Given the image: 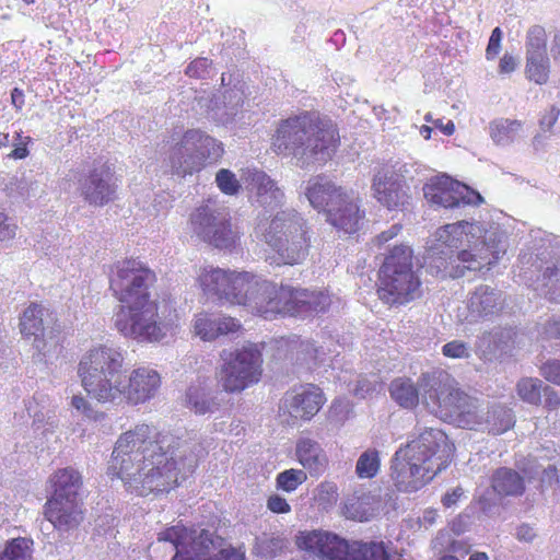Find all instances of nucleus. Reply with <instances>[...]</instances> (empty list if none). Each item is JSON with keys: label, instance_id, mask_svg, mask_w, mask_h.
Segmentation results:
<instances>
[{"label": "nucleus", "instance_id": "nucleus-1", "mask_svg": "<svg viewBox=\"0 0 560 560\" xmlns=\"http://www.w3.org/2000/svg\"><path fill=\"white\" fill-rule=\"evenodd\" d=\"M504 235L495 226L487 228L480 222L459 221L439 228L434 233L435 246L428 249L430 267L441 248H447L452 255L446 259H436V273L443 277L460 278L465 271L490 269L505 253Z\"/></svg>", "mask_w": 560, "mask_h": 560}, {"label": "nucleus", "instance_id": "nucleus-34", "mask_svg": "<svg viewBox=\"0 0 560 560\" xmlns=\"http://www.w3.org/2000/svg\"><path fill=\"white\" fill-rule=\"evenodd\" d=\"M523 126L517 119L498 118L489 124V136L494 144L508 147L521 137Z\"/></svg>", "mask_w": 560, "mask_h": 560}, {"label": "nucleus", "instance_id": "nucleus-5", "mask_svg": "<svg viewBox=\"0 0 560 560\" xmlns=\"http://www.w3.org/2000/svg\"><path fill=\"white\" fill-rule=\"evenodd\" d=\"M124 357L112 347L101 346L89 350L80 360L78 375L83 388L98 401L140 402V370L128 377L120 376Z\"/></svg>", "mask_w": 560, "mask_h": 560}, {"label": "nucleus", "instance_id": "nucleus-23", "mask_svg": "<svg viewBox=\"0 0 560 560\" xmlns=\"http://www.w3.org/2000/svg\"><path fill=\"white\" fill-rule=\"evenodd\" d=\"M325 402L323 390L312 384L301 386L291 393H287L282 409L294 420H310Z\"/></svg>", "mask_w": 560, "mask_h": 560}, {"label": "nucleus", "instance_id": "nucleus-20", "mask_svg": "<svg viewBox=\"0 0 560 560\" xmlns=\"http://www.w3.org/2000/svg\"><path fill=\"white\" fill-rule=\"evenodd\" d=\"M423 194L429 202L446 209L459 208L462 205L476 206L482 202L480 194L447 175L432 177L423 186Z\"/></svg>", "mask_w": 560, "mask_h": 560}, {"label": "nucleus", "instance_id": "nucleus-27", "mask_svg": "<svg viewBox=\"0 0 560 560\" xmlns=\"http://www.w3.org/2000/svg\"><path fill=\"white\" fill-rule=\"evenodd\" d=\"M343 190L342 187L337 186L328 177L317 175L305 183L304 195L315 210L324 211L327 217L329 210L342 196Z\"/></svg>", "mask_w": 560, "mask_h": 560}, {"label": "nucleus", "instance_id": "nucleus-63", "mask_svg": "<svg viewBox=\"0 0 560 560\" xmlns=\"http://www.w3.org/2000/svg\"><path fill=\"white\" fill-rule=\"evenodd\" d=\"M516 537L520 541L530 542L536 537V532L528 524H522L516 529Z\"/></svg>", "mask_w": 560, "mask_h": 560}, {"label": "nucleus", "instance_id": "nucleus-52", "mask_svg": "<svg viewBox=\"0 0 560 560\" xmlns=\"http://www.w3.org/2000/svg\"><path fill=\"white\" fill-rule=\"evenodd\" d=\"M34 432L42 438H47L48 434H52L56 428L55 417L48 416L47 418L43 413H36L33 421Z\"/></svg>", "mask_w": 560, "mask_h": 560}, {"label": "nucleus", "instance_id": "nucleus-18", "mask_svg": "<svg viewBox=\"0 0 560 560\" xmlns=\"http://www.w3.org/2000/svg\"><path fill=\"white\" fill-rule=\"evenodd\" d=\"M108 475L119 478L130 492L138 491L140 480V436L136 431L124 433L114 448Z\"/></svg>", "mask_w": 560, "mask_h": 560}, {"label": "nucleus", "instance_id": "nucleus-50", "mask_svg": "<svg viewBox=\"0 0 560 560\" xmlns=\"http://www.w3.org/2000/svg\"><path fill=\"white\" fill-rule=\"evenodd\" d=\"M442 353L451 359H468L471 351L468 343L462 340H452L442 347Z\"/></svg>", "mask_w": 560, "mask_h": 560}, {"label": "nucleus", "instance_id": "nucleus-4", "mask_svg": "<svg viewBox=\"0 0 560 560\" xmlns=\"http://www.w3.org/2000/svg\"><path fill=\"white\" fill-rule=\"evenodd\" d=\"M417 436L395 452L390 478L402 492H415L447 467L454 445L438 428H417Z\"/></svg>", "mask_w": 560, "mask_h": 560}, {"label": "nucleus", "instance_id": "nucleus-2", "mask_svg": "<svg viewBox=\"0 0 560 560\" xmlns=\"http://www.w3.org/2000/svg\"><path fill=\"white\" fill-rule=\"evenodd\" d=\"M422 399L428 410L441 420L468 430L485 431L494 435L514 425L511 409L504 406L485 407L470 397L445 371H435L422 377Z\"/></svg>", "mask_w": 560, "mask_h": 560}, {"label": "nucleus", "instance_id": "nucleus-33", "mask_svg": "<svg viewBox=\"0 0 560 560\" xmlns=\"http://www.w3.org/2000/svg\"><path fill=\"white\" fill-rule=\"evenodd\" d=\"M186 405L197 415L213 413L220 408L218 394L201 383L189 386L186 393Z\"/></svg>", "mask_w": 560, "mask_h": 560}, {"label": "nucleus", "instance_id": "nucleus-61", "mask_svg": "<svg viewBox=\"0 0 560 560\" xmlns=\"http://www.w3.org/2000/svg\"><path fill=\"white\" fill-rule=\"evenodd\" d=\"M16 226L8 222V217L0 210V241L14 237Z\"/></svg>", "mask_w": 560, "mask_h": 560}, {"label": "nucleus", "instance_id": "nucleus-37", "mask_svg": "<svg viewBox=\"0 0 560 560\" xmlns=\"http://www.w3.org/2000/svg\"><path fill=\"white\" fill-rule=\"evenodd\" d=\"M550 62L547 55L526 56L525 74L536 84H546L549 79Z\"/></svg>", "mask_w": 560, "mask_h": 560}, {"label": "nucleus", "instance_id": "nucleus-21", "mask_svg": "<svg viewBox=\"0 0 560 560\" xmlns=\"http://www.w3.org/2000/svg\"><path fill=\"white\" fill-rule=\"evenodd\" d=\"M66 180L78 182L80 196L90 206L101 207L106 205L112 200L115 192L113 174L105 166L94 167L89 173L81 170H71L67 174Z\"/></svg>", "mask_w": 560, "mask_h": 560}, {"label": "nucleus", "instance_id": "nucleus-42", "mask_svg": "<svg viewBox=\"0 0 560 560\" xmlns=\"http://www.w3.org/2000/svg\"><path fill=\"white\" fill-rule=\"evenodd\" d=\"M32 541L26 538H14L9 541L0 553V560H30Z\"/></svg>", "mask_w": 560, "mask_h": 560}, {"label": "nucleus", "instance_id": "nucleus-58", "mask_svg": "<svg viewBox=\"0 0 560 560\" xmlns=\"http://www.w3.org/2000/svg\"><path fill=\"white\" fill-rule=\"evenodd\" d=\"M517 67L518 60L511 54L505 52L499 61L498 71L501 75H506L514 72Z\"/></svg>", "mask_w": 560, "mask_h": 560}, {"label": "nucleus", "instance_id": "nucleus-51", "mask_svg": "<svg viewBox=\"0 0 560 560\" xmlns=\"http://www.w3.org/2000/svg\"><path fill=\"white\" fill-rule=\"evenodd\" d=\"M224 107L228 116H235L237 108L244 103L243 92L241 89L234 86L224 92Z\"/></svg>", "mask_w": 560, "mask_h": 560}, {"label": "nucleus", "instance_id": "nucleus-39", "mask_svg": "<svg viewBox=\"0 0 560 560\" xmlns=\"http://www.w3.org/2000/svg\"><path fill=\"white\" fill-rule=\"evenodd\" d=\"M293 348L296 351V360L300 361L301 364L307 365V368L316 365L317 363H323L326 360L324 347H315L312 341H294Z\"/></svg>", "mask_w": 560, "mask_h": 560}, {"label": "nucleus", "instance_id": "nucleus-12", "mask_svg": "<svg viewBox=\"0 0 560 560\" xmlns=\"http://www.w3.org/2000/svg\"><path fill=\"white\" fill-rule=\"evenodd\" d=\"M110 289L121 303L115 325L127 338L140 337V260L128 259L116 266Z\"/></svg>", "mask_w": 560, "mask_h": 560}, {"label": "nucleus", "instance_id": "nucleus-57", "mask_svg": "<svg viewBox=\"0 0 560 560\" xmlns=\"http://www.w3.org/2000/svg\"><path fill=\"white\" fill-rule=\"evenodd\" d=\"M71 406L89 419H96V412L91 408L90 402L82 396L74 395L71 399Z\"/></svg>", "mask_w": 560, "mask_h": 560}, {"label": "nucleus", "instance_id": "nucleus-26", "mask_svg": "<svg viewBox=\"0 0 560 560\" xmlns=\"http://www.w3.org/2000/svg\"><path fill=\"white\" fill-rule=\"evenodd\" d=\"M244 179L261 207L276 209L284 203V192L265 172L246 168Z\"/></svg>", "mask_w": 560, "mask_h": 560}, {"label": "nucleus", "instance_id": "nucleus-47", "mask_svg": "<svg viewBox=\"0 0 560 560\" xmlns=\"http://www.w3.org/2000/svg\"><path fill=\"white\" fill-rule=\"evenodd\" d=\"M160 387V374L152 369H142V402L155 397Z\"/></svg>", "mask_w": 560, "mask_h": 560}, {"label": "nucleus", "instance_id": "nucleus-14", "mask_svg": "<svg viewBox=\"0 0 560 560\" xmlns=\"http://www.w3.org/2000/svg\"><path fill=\"white\" fill-rule=\"evenodd\" d=\"M222 153V144L214 138L191 129L173 143L166 161L173 174L185 177L199 172L207 160L215 161Z\"/></svg>", "mask_w": 560, "mask_h": 560}, {"label": "nucleus", "instance_id": "nucleus-41", "mask_svg": "<svg viewBox=\"0 0 560 560\" xmlns=\"http://www.w3.org/2000/svg\"><path fill=\"white\" fill-rule=\"evenodd\" d=\"M284 547L283 539L275 534H262L256 538L254 552L264 558L275 557Z\"/></svg>", "mask_w": 560, "mask_h": 560}, {"label": "nucleus", "instance_id": "nucleus-48", "mask_svg": "<svg viewBox=\"0 0 560 560\" xmlns=\"http://www.w3.org/2000/svg\"><path fill=\"white\" fill-rule=\"evenodd\" d=\"M338 487L332 481H323L316 489V500L319 505L327 509L338 501Z\"/></svg>", "mask_w": 560, "mask_h": 560}, {"label": "nucleus", "instance_id": "nucleus-28", "mask_svg": "<svg viewBox=\"0 0 560 560\" xmlns=\"http://www.w3.org/2000/svg\"><path fill=\"white\" fill-rule=\"evenodd\" d=\"M238 320L225 315L200 313L194 320V332L205 341L214 340L221 335L235 332L240 329Z\"/></svg>", "mask_w": 560, "mask_h": 560}, {"label": "nucleus", "instance_id": "nucleus-6", "mask_svg": "<svg viewBox=\"0 0 560 560\" xmlns=\"http://www.w3.org/2000/svg\"><path fill=\"white\" fill-rule=\"evenodd\" d=\"M196 466V456L186 455L178 438L154 427L142 428V492H168L179 477L185 479Z\"/></svg>", "mask_w": 560, "mask_h": 560}, {"label": "nucleus", "instance_id": "nucleus-9", "mask_svg": "<svg viewBox=\"0 0 560 560\" xmlns=\"http://www.w3.org/2000/svg\"><path fill=\"white\" fill-rule=\"evenodd\" d=\"M422 283L412 264V249L395 245L384 258L378 273V298L386 304L405 305L422 293Z\"/></svg>", "mask_w": 560, "mask_h": 560}, {"label": "nucleus", "instance_id": "nucleus-11", "mask_svg": "<svg viewBox=\"0 0 560 560\" xmlns=\"http://www.w3.org/2000/svg\"><path fill=\"white\" fill-rule=\"evenodd\" d=\"M175 318V308L163 280L142 266V340H162L173 329Z\"/></svg>", "mask_w": 560, "mask_h": 560}, {"label": "nucleus", "instance_id": "nucleus-31", "mask_svg": "<svg viewBox=\"0 0 560 560\" xmlns=\"http://www.w3.org/2000/svg\"><path fill=\"white\" fill-rule=\"evenodd\" d=\"M433 373L422 374L417 384L405 377L394 380L389 386L390 397L402 408L411 409L416 407L420 400L423 402L422 377Z\"/></svg>", "mask_w": 560, "mask_h": 560}, {"label": "nucleus", "instance_id": "nucleus-32", "mask_svg": "<svg viewBox=\"0 0 560 560\" xmlns=\"http://www.w3.org/2000/svg\"><path fill=\"white\" fill-rule=\"evenodd\" d=\"M49 481L52 487V494L49 499H78V492L82 486V477L78 470L71 467L58 469Z\"/></svg>", "mask_w": 560, "mask_h": 560}, {"label": "nucleus", "instance_id": "nucleus-44", "mask_svg": "<svg viewBox=\"0 0 560 560\" xmlns=\"http://www.w3.org/2000/svg\"><path fill=\"white\" fill-rule=\"evenodd\" d=\"M307 475L302 469H287L277 476V488L285 492L294 491L300 485L305 482Z\"/></svg>", "mask_w": 560, "mask_h": 560}, {"label": "nucleus", "instance_id": "nucleus-24", "mask_svg": "<svg viewBox=\"0 0 560 560\" xmlns=\"http://www.w3.org/2000/svg\"><path fill=\"white\" fill-rule=\"evenodd\" d=\"M44 515L58 532H70L79 527L84 518L79 499H48Z\"/></svg>", "mask_w": 560, "mask_h": 560}, {"label": "nucleus", "instance_id": "nucleus-46", "mask_svg": "<svg viewBox=\"0 0 560 560\" xmlns=\"http://www.w3.org/2000/svg\"><path fill=\"white\" fill-rule=\"evenodd\" d=\"M542 285L547 288L545 294L550 299L560 301V266L547 267L542 273Z\"/></svg>", "mask_w": 560, "mask_h": 560}, {"label": "nucleus", "instance_id": "nucleus-22", "mask_svg": "<svg viewBox=\"0 0 560 560\" xmlns=\"http://www.w3.org/2000/svg\"><path fill=\"white\" fill-rule=\"evenodd\" d=\"M376 200L388 210H402L410 200L409 188L392 166H381L373 176Z\"/></svg>", "mask_w": 560, "mask_h": 560}, {"label": "nucleus", "instance_id": "nucleus-54", "mask_svg": "<svg viewBox=\"0 0 560 560\" xmlns=\"http://www.w3.org/2000/svg\"><path fill=\"white\" fill-rule=\"evenodd\" d=\"M503 33L500 27H495L492 30L488 46L486 49V58L487 60H494L501 50V42H502Z\"/></svg>", "mask_w": 560, "mask_h": 560}, {"label": "nucleus", "instance_id": "nucleus-16", "mask_svg": "<svg viewBox=\"0 0 560 560\" xmlns=\"http://www.w3.org/2000/svg\"><path fill=\"white\" fill-rule=\"evenodd\" d=\"M217 374L218 383L226 393H241L259 382L261 376V353L255 345L235 351H223Z\"/></svg>", "mask_w": 560, "mask_h": 560}, {"label": "nucleus", "instance_id": "nucleus-19", "mask_svg": "<svg viewBox=\"0 0 560 560\" xmlns=\"http://www.w3.org/2000/svg\"><path fill=\"white\" fill-rule=\"evenodd\" d=\"M506 294L489 284H479L471 290L466 300V313L458 317L463 323H494L506 313Z\"/></svg>", "mask_w": 560, "mask_h": 560}, {"label": "nucleus", "instance_id": "nucleus-36", "mask_svg": "<svg viewBox=\"0 0 560 560\" xmlns=\"http://www.w3.org/2000/svg\"><path fill=\"white\" fill-rule=\"evenodd\" d=\"M375 510V501L371 494L354 493L347 498L342 508V513L346 518L358 522H366L373 517Z\"/></svg>", "mask_w": 560, "mask_h": 560}, {"label": "nucleus", "instance_id": "nucleus-59", "mask_svg": "<svg viewBox=\"0 0 560 560\" xmlns=\"http://www.w3.org/2000/svg\"><path fill=\"white\" fill-rule=\"evenodd\" d=\"M560 115L559 108L556 106L549 107L541 116L539 124L544 131H550L557 122Z\"/></svg>", "mask_w": 560, "mask_h": 560}, {"label": "nucleus", "instance_id": "nucleus-3", "mask_svg": "<svg viewBox=\"0 0 560 560\" xmlns=\"http://www.w3.org/2000/svg\"><path fill=\"white\" fill-rule=\"evenodd\" d=\"M339 142V132L331 120L316 112H302L279 122L272 149L291 156L296 166L307 168L331 160Z\"/></svg>", "mask_w": 560, "mask_h": 560}, {"label": "nucleus", "instance_id": "nucleus-17", "mask_svg": "<svg viewBox=\"0 0 560 560\" xmlns=\"http://www.w3.org/2000/svg\"><path fill=\"white\" fill-rule=\"evenodd\" d=\"M191 228L200 240L220 249L234 247L238 240V231L230 223L228 210L211 202L191 214Z\"/></svg>", "mask_w": 560, "mask_h": 560}, {"label": "nucleus", "instance_id": "nucleus-43", "mask_svg": "<svg viewBox=\"0 0 560 560\" xmlns=\"http://www.w3.org/2000/svg\"><path fill=\"white\" fill-rule=\"evenodd\" d=\"M546 31L540 25L532 26L526 35V56L547 55Z\"/></svg>", "mask_w": 560, "mask_h": 560}, {"label": "nucleus", "instance_id": "nucleus-35", "mask_svg": "<svg viewBox=\"0 0 560 560\" xmlns=\"http://www.w3.org/2000/svg\"><path fill=\"white\" fill-rule=\"evenodd\" d=\"M491 485L500 495H521L525 490L523 478L520 474L511 468L502 467L494 471Z\"/></svg>", "mask_w": 560, "mask_h": 560}, {"label": "nucleus", "instance_id": "nucleus-56", "mask_svg": "<svg viewBox=\"0 0 560 560\" xmlns=\"http://www.w3.org/2000/svg\"><path fill=\"white\" fill-rule=\"evenodd\" d=\"M30 142V137H22L20 132H16L13 142L14 149L9 154V156L16 160L25 159L28 155V150L26 145Z\"/></svg>", "mask_w": 560, "mask_h": 560}, {"label": "nucleus", "instance_id": "nucleus-15", "mask_svg": "<svg viewBox=\"0 0 560 560\" xmlns=\"http://www.w3.org/2000/svg\"><path fill=\"white\" fill-rule=\"evenodd\" d=\"M330 304L331 298L326 291L295 290L290 285L277 287L272 283V291L268 293L262 317L268 319L275 314L318 315L325 313Z\"/></svg>", "mask_w": 560, "mask_h": 560}, {"label": "nucleus", "instance_id": "nucleus-13", "mask_svg": "<svg viewBox=\"0 0 560 560\" xmlns=\"http://www.w3.org/2000/svg\"><path fill=\"white\" fill-rule=\"evenodd\" d=\"M159 541L168 542L175 551L172 560H245L242 548H220L221 541L213 539L209 530H188L173 526L160 533Z\"/></svg>", "mask_w": 560, "mask_h": 560}, {"label": "nucleus", "instance_id": "nucleus-53", "mask_svg": "<svg viewBox=\"0 0 560 560\" xmlns=\"http://www.w3.org/2000/svg\"><path fill=\"white\" fill-rule=\"evenodd\" d=\"M401 225L398 223L393 224L387 230L381 232L373 240V246L377 248H387L388 252L392 249L390 245L388 244L393 238H395L401 231ZM395 246H393L394 248Z\"/></svg>", "mask_w": 560, "mask_h": 560}, {"label": "nucleus", "instance_id": "nucleus-25", "mask_svg": "<svg viewBox=\"0 0 560 560\" xmlns=\"http://www.w3.org/2000/svg\"><path fill=\"white\" fill-rule=\"evenodd\" d=\"M361 200L352 191L343 190L342 196L329 210L327 221L336 229L345 233H355L365 215V211L361 209Z\"/></svg>", "mask_w": 560, "mask_h": 560}, {"label": "nucleus", "instance_id": "nucleus-62", "mask_svg": "<svg viewBox=\"0 0 560 560\" xmlns=\"http://www.w3.org/2000/svg\"><path fill=\"white\" fill-rule=\"evenodd\" d=\"M464 489L460 486H457L444 494L442 498V503L445 508H453L456 505L459 499L464 497Z\"/></svg>", "mask_w": 560, "mask_h": 560}, {"label": "nucleus", "instance_id": "nucleus-10", "mask_svg": "<svg viewBox=\"0 0 560 560\" xmlns=\"http://www.w3.org/2000/svg\"><path fill=\"white\" fill-rule=\"evenodd\" d=\"M296 545L319 560H388L383 541H348L326 530L301 532Z\"/></svg>", "mask_w": 560, "mask_h": 560}, {"label": "nucleus", "instance_id": "nucleus-7", "mask_svg": "<svg viewBox=\"0 0 560 560\" xmlns=\"http://www.w3.org/2000/svg\"><path fill=\"white\" fill-rule=\"evenodd\" d=\"M197 281L207 299L220 304L243 305L260 316L272 291V282L261 277L213 266L201 267Z\"/></svg>", "mask_w": 560, "mask_h": 560}, {"label": "nucleus", "instance_id": "nucleus-64", "mask_svg": "<svg viewBox=\"0 0 560 560\" xmlns=\"http://www.w3.org/2000/svg\"><path fill=\"white\" fill-rule=\"evenodd\" d=\"M545 335L547 338L560 339V318H552L547 322Z\"/></svg>", "mask_w": 560, "mask_h": 560}, {"label": "nucleus", "instance_id": "nucleus-8", "mask_svg": "<svg viewBox=\"0 0 560 560\" xmlns=\"http://www.w3.org/2000/svg\"><path fill=\"white\" fill-rule=\"evenodd\" d=\"M256 233L275 252L278 265H301L310 255L313 231L295 209L280 210L270 222H259Z\"/></svg>", "mask_w": 560, "mask_h": 560}, {"label": "nucleus", "instance_id": "nucleus-60", "mask_svg": "<svg viewBox=\"0 0 560 560\" xmlns=\"http://www.w3.org/2000/svg\"><path fill=\"white\" fill-rule=\"evenodd\" d=\"M267 506L273 513H289L291 511L287 500L278 494H273L268 499Z\"/></svg>", "mask_w": 560, "mask_h": 560}, {"label": "nucleus", "instance_id": "nucleus-45", "mask_svg": "<svg viewBox=\"0 0 560 560\" xmlns=\"http://www.w3.org/2000/svg\"><path fill=\"white\" fill-rule=\"evenodd\" d=\"M215 184L220 191L228 196L237 195L242 187L236 175L228 168H220L217 172Z\"/></svg>", "mask_w": 560, "mask_h": 560}, {"label": "nucleus", "instance_id": "nucleus-29", "mask_svg": "<svg viewBox=\"0 0 560 560\" xmlns=\"http://www.w3.org/2000/svg\"><path fill=\"white\" fill-rule=\"evenodd\" d=\"M298 462L313 476H320L328 466V456L322 445L310 438H301L296 442Z\"/></svg>", "mask_w": 560, "mask_h": 560}, {"label": "nucleus", "instance_id": "nucleus-38", "mask_svg": "<svg viewBox=\"0 0 560 560\" xmlns=\"http://www.w3.org/2000/svg\"><path fill=\"white\" fill-rule=\"evenodd\" d=\"M381 469L380 452L375 448H368L358 458L355 474L360 479H372Z\"/></svg>", "mask_w": 560, "mask_h": 560}, {"label": "nucleus", "instance_id": "nucleus-30", "mask_svg": "<svg viewBox=\"0 0 560 560\" xmlns=\"http://www.w3.org/2000/svg\"><path fill=\"white\" fill-rule=\"evenodd\" d=\"M44 307L39 304H31L24 312L20 322L21 334L26 338H34V347L43 354L46 353V341L44 340Z\"/></svg>", "mask_w": 560, "mask_h": 560}, {"label": "nucleus", "instance_id": "nucleus-40", "mask_svg": "<svg viewBox=\"0 0 560 560\" xmlns=\"http://www.w3.org/2000/svg\"><path fill=\"white\" fill-rule=\"evenodd\" d=\"M546 385L536 377H524L518 381L516 389L521 399L530 405L541 402L542 392Z\"/></svg>", "mask_w": 560, "mask_h": 560}, {"label": "nucleus", "instance_id": "nucleus-49", "mask_svg": "<svg viewBox=\"0 0 560 560\" xmlns=\"http://www.w3.org/2000/svg\"><path fill=\"white\" fill-rule=\"evenodd\" d=\"M211 65L212 61L208 58H197L187 66L186 74L190 78L205 80L211 74Z\"/></svg>", "mask_w": 560, "mask_h": 560}, {"label": "nucleus", "instance_id": "nucleus-55", "mask_svg": "<svg viewBox=\"0 0 560 560\" xmlns=\"http://www.w3.org/2000/svg\"><path fill=\"white\" fill-rule=\"evenodd\" d=\"M540 374L553 384L560 385V360H549L540 366Z\"/></svg>", "mask_w": 560, "mask_h": 560}]
</instances>
